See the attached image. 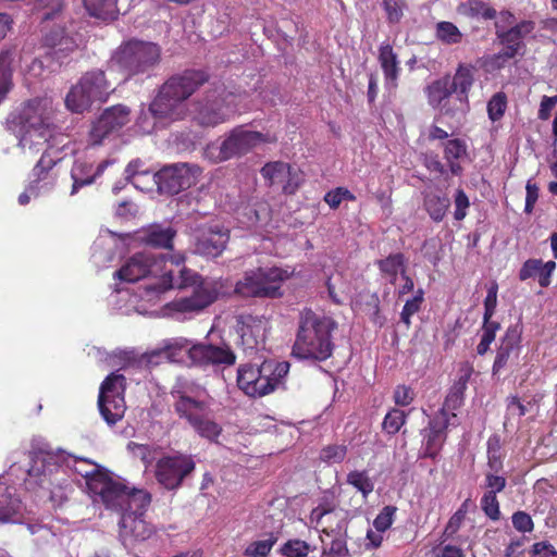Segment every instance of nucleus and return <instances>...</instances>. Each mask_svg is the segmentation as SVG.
<instances>
[{
    "label": "nucleus",
    "instance_id": "35",
    "mask_svg": "<svg viewBox=\"0 0 557 557\" xmlns=\"http://www.w3.org/2000/svg\"><path fill=\"white\" fill-rule=\"evenodd\" d=\"M379 62L384 73L386 86L388 88H395L397 86L400 67L397 54L389 44L383 42L380 46Z\"/></svg>",
    "mask_w": 557,
    "mask_h": 557
},
{
    "label": "nucleus",
    "instance_id": "30",
    "mask_svg": "<svg viewBox=\"0 0 557 557\" xmlns=\"http://www.w3.org/2000/svg\"><path fill=\"white\" fill-rule=\"evenodd\" d=\"M242 326L239 329L243 344L247 348H257L263 344L267 331V321L260 317L243 315Z\"/></svg>",
    "mask_w": 557,
    "mask_h": 557
},
{
    "label": "nucleus",
    "instance_id": "8",
    "mask_svg": "<svg viewBox=\"0 0 557 557\" xmlns=\"http://www.w3.org/2000/svg\"><path fill=\"white\" fill-rule=\"evenodd\" d=\"M72 467L75 472L85 478L88 494L94 503L112 506L116 500L127 499V496L121 493L124 483L111 478L99 465L86 458L74 457Z\"/></svg>",
    "mask_w": 557,
    "mask_h": 557
},
{
    "label": "nucleus",
    "instance_id": "17",
    "mask_svg": "<svg viewBox=\"0 0 557 557\" xmlns=\"http://www.w3.org/2000/svg\"><path fill=\"white\" fill-rule=\"evenodd\" d=\"M60 459L61 456L49 450L46 445L34 449L30 453V466L27 469L26 483L30 485L34 482L41 487H48L52 484L53 475L61 472Z\"/></svg>",
    "mask_w": 557,
    "mask_h": 557
},
{
    "label": "nucleus",
    "instance_id": "47",
    "mask_svg": "<svg viewBox=\"0 0 557 557\" xmlns=\"http://www.w3.org/2000/svg\"><path fill=\"white\" fill-rule=\"evenodd\" d=\"M436 37L446 45H455L461 41L462 34L455 24L443 21L436 24Z\"/></svg>",
    "mask_w": 557,
    "mask_h": 557
},
{
    "label": "nucleus",
    "instance_id": "49",
    "mask_svg": "<svg viewBox=\"0 0 557 557\" xmlns=\"http://www.w3.org/2000/svg\"><path fill=\"white\" fill-rule=\"evenodd\" d=\"M347 455V446L343 444H330L324 446L319 455L322 462L327 465L341 463Z\"/></svg>",
    "mask_w": 557,
    "mask_h": 557
},
{
    "label": "nucleus",
    "instance_id": "22",
    "mask_svg": "<svg viewBox=\"0 0 557 557\" xmlns=\"http://www.w3.org/2000/svg\"><path fill=\"white\" fill-rule=\"evenodd\" d=\"M114 163V159H104L97 164L86 159H77L71 169L73 181L71 196L76 195L82 187L96 183L104 171Z\"/></svg>",
    "mask_w": 557,
    "mask_h": 557
},
{
    "label": "nucleus",
    "instance_id": "54",
    "mask_svg": "<svg viewBox=\"0 0 557 557\" xmlns=\"http://www.w3.org/2000/svg\"><path fill=\"white\" fill-rule=\"evenodd\" d=\"M104 238H99L94 243L91 258L96 265L104 267L113 260L114 253L111 249H106Z\"/></svg>",
    "mask_w": 557,
    "mask_h": 557
},
{
    "label": "nucleus",
    "instance_id": "43",
    "mask_svg": "<svg viewBox=\"0 0 557 557\" xmlns=\"http://www.w3.org/2000/svg\"><path fill=\"white\" fill-rule=\"evenodd\" d=\"M261 175L270 185H283L289 175V164L282 161L268 162L262 166Z\"/></svg>",
    "mask_w": 557,
    "mask_h": 557
},
{
    "label": "nucleus",
    "instance_id": "52",
    "mask_svg": "<svg viewBox=\"0 0 557 557\" xmlns=\"http://www.w3.org/2000/svg\"><path fill=\"white\" fill-rule=\"evenodd\" d=\"M507 109V96L503 91H498L492 96L487 102V114L491 121H499Z\"/></svg>",
    "mask_w": 557,
    "mask_h": 557
},
{
    "label": "nucleus",
    "instance_id": "15",
    "mask_svg": "<svg viewBox=\"0 0 557 557\" xmlns=\"http://www.w3.org/2000/svg\"><path fill=\"white\" fill-rule=\"evenodd\" d=\"M125 377L113 372L106 377L99 389L98 407L101 417L109 425H114L125 413Z\"/></svg>",
    "mask_w": 557,
    "mask_h": 557
},
{
    "label": "nucleus",
    "instance_id": "11",
    "mask_svg": "<svg viewBox=\"0 0 557 557\" xmlns=\"http://www.w3.org/2000/svg\"><path fill=\"white\" fill-rule=\"evenodd\" d=\"M286 269L258 268L246 271L235 285V293L240 297L276 298L282 296L281 286L289 278Z\"/></svg>",
    "mask_w": 557,
    "mask_h": 557
},
{
    "label": "nucleus",
    "instance_id": "64",
    "mask_svg": "<svg viewBox=\"0 0 557 557\" xmlns=\"http://www.w3.org/2000/svg\"><path fill=\"white\" fill-rule=\"evenodd\" d=\"M511 521L513 528L521 533L531 532L534 528L531 516L524 511L515 512L511 517Z\"/></svg>",
    "mask_w": 557,
    "mask_h": 557
},
{
    "label": "nucleus",
    "instance_id": "26",
    "mask_svg": "<svg viewBox=\"0 0 557 557\" xmlns=\"http://www.w3.org/2000/svg\"><path fill=\"white\" fill-rule=\"evenodd\" d=\"M323 518H326L327 520H336L335 528L330 525L323 530L327 535L335 536L332 540L330 547L326 548L329 554H333L335 557H345L348 554L345 540L348 523L346 513L343 511L322 510L319 512V519L322 520Z\"/></svg>",
    "mask_w": 557,
    "mask_h": 557
},
{
    "label": "nucleus",
    "instance_id": "32",
    "mask_svg": "<svg viewBox=\"0 0 557 557\" xmlns=\"http://www.w3.org/2000/svg\"><path fill=\"white\" fill-rule=\"evenodd\" d=\"M454 94L450 84V77L446 76L434 81L426 87V96L429 104L440 110L443 114H449L450 109L447 108V101Z\"/></svg>",
    "mask_w": 557,
    "mask_h": 557
},
{
    "label": "nucleus",
    "instance_id": "16",
    "mask_svg": "<svg viewBox=\"0 0 557 557\" xmlns=\"http://www.w3.org/2000/svg\"><path fill=\"white\" fill-rule=\"evenodd\" d=\"M200 173L197 164L177 163L164 166L154 177L161 193L175 195L193 186Z\"/></svg>",
    "mask_w": 557,
    "mask_h": 557
},
{
    "label": "nucleus",
    "instance_id": "23",
    "mask_svg": "<svg viewBox=\"0 0 557 557\" xmlns=\"http://www.w3.org/2000/svg\"><path fill=\"white\" fill-rule=\"evenodd\" d=\"M190 361L195 366L214 364L232 366L236 361L235 354L225 345L194 344L190 349Z\"/></svg>",
    "mask_w": 557,
    "mask_h": 557
},
{
    "label": "nucleus",
    "instance_id": "18",
    "mask_svg": "<svg viewBox=\"0 0 557 557\" xmlns=\"http://www.w3.org/2000/svg\"><path fill=\"white\" fill-rule=\"evenodd\" d=\"M129 109L123 104L106 109L90 129V144L100 145L108 135L120 131L129 122Z\"/></svg>",
    "mask_w": 557,
    "mask_h": 557
},
{
    "label": "nucleus",
    "instance_id": "31",
    "mask_svg": "<svg viewBox=\"0 0 557 557\" xmlns=\"http://www.w3.org/2000/svg\"><path fill=\"white\" fill-rule=\"evenodd\" d=\"M472 373L473 368L469 362H463L460 364L458 370V377L449 389L448 395L446 396L443 409L456 410L462 405L465 392Z\"/></svg>",
    "mask_w": 557,
    "mask_h": 557
},
{
    "label": "nucleus",
    "instance_id": "9",
    "mask_svg": "<svg viewBox=\"0 0 557 557\" xmlns=\"http://www.w3.org/2000/svg\"><path fill=\"white\" fill-rule=\"evenodd\" d=\"M114 90L102 70L96 69L82 75L65 97V107L73 113L88 111L95 102L107 101Z\"/></svg>",
    "mask_w": 557,
    "mask_h": 557
},
{
    "label": "nucleus",
    "instance_id": "42",
    "mask_svg": "<svg viewBox=\"0 0 557 557\" xmlns=\"http://www.w3.org/2000/svg\"><path fill=\"white\" fill-rule=\"evenodd\" d=\"M533 30L532 22H521L510 29L498 33V37L502 44H508L516 46L520 49L523 48V38L525 35L530 34Z\"/></svg>",
    "mask_w": 557,
    "mask_h": 557
},
{
    "label": "nucleus",
    "instance_id": "59",
    "mask_svg": "<svg viewBox=\"0 0 557 557\" xmlns=\"http://www.w3.org/2000/svg\"><path fill=\"white\" fill-rule=\"evenodd\" d=\"M487 457L491 470L498 472L503 467V462L500 458L499 441L496 436L490 437L487 441Z\"/></svg>",
    "mask_w": 557,
    "mask_h": 557
},
{
    "label": "nucleus",
    "instance_id": "44",
    "mask_svg": "<svg viewBox=\"0 0 557 557\" xmlns=\"http://www.w3.org/2000/svg\"><path fill=\"white\" fill-rule=\"evenodd\" d=\"M467 153V147L460 139L448 140L445 145V158L449 163V168L453 174H460L461 166L455 162L461 159Z\"/></svg>",
    "mask_w": 557,
    "mask_h": 557
},
{
    "label": "nucleus",
    "instance_id": "46",
    "mask_svg": "<svg viewBox=\"0 0 557 557\" xmlns=\"http://www.w3.org/2000/svg\"><path fill=\"white\" fill-rule=\"evenodd\" d=\"M347 483L354 486L360 492L363 498H367L369 494L373 492L374 484L368 475L367 471H350L347 474Z\"/></svg>",
    "mask_w": 557,
    "mask_h": 557
},
{
    "label": "nucleus",
    "instance_id": "60",
    "mask_svg": "<svg viewBox=\"0 0 557 557\" xmlns=\"http://www.w3.org/2000/svg\"><path fill=\"white\" fill-rule=\"evenodd\" d=\"M481 508L490 519H499L500 510L496 495H493L492 493H485L481 499Z\"/></svg>",
    "mask_w": 557,
    "mask_h": 557
},
{
    "label": "nucleus",
    "instance_id": "19",
    "mask_svg": "<svg viewBox=\"0 0 557 557\" xmlns=\"http://www.w3.org/2000/svg\"><path fill=\"white\" fill-rule=\"evenodd\" d=\"M172 84H163L156 98L149 104L152 117L169 124L183 120L187 115V104L170 95Z\"/></svg>",
    "mask_w": 557,
    "mask_h": 557
},
{
    "label": "nucleus",
    "instance_id": "27",
    "mask_svg": "<svg viewBox=\"0 0 557 557\" xmlns=\"http://www.w3.org/2000/svg\"><path fill=\"white\" fill-rule=\"evenodd\" d=\"M207 81L205 73L200 71H185L182 74L171 76L164 84H172L170 95L180 102L186 100Z\"/></svg>",
    "mask_w": 557,
    "mask_h": 557
},
{
    "label": "nucleus",
    "instance_id": "34",
    "mask_svg": "<svg viewBox=\"0 0 557 557\" xmlns=\"http://www.w3.org/2000/svg\"><path fill=\"white\" fill-rule=\"evenodd\" d=\"M22 502L15 496V490L0 480V523L15 522V516L22 512Z\"/></svg>",
    "mask_w": 557,
    "mask_h": 557
},
{
    "label": "nucleus",
    "instance_id": "25",
    "mask_svg": "<svg viewBox=\"0 0 557 557\" xmlns=\"http://www.w3.org/2000/svg\"><path fill=\"white\" fill-rule=\"evenodd\" d=\"M521 331L515 325L507 329L492 367L493 376L498 375L509 363L510 360L518 358L520 354Z\"/></svg>",
    "mask_w": 557,
    "mask_h": 557
},
{
    "label": "nucleus",
    "instance_id": "24",
    "mask_svg": "<svg viewBox=\"0 0 557 557\" xmlns=\"http://www.w3.org/2000/svg\"><path fill=\"white\" fill-rule=\"evenodd\" d=\"M228 239L227 228L219 224L210 225L197 236L195 252L208 258H216L225 249Z\"/></svg>",
    "mask_w": 557,
    "mask_h": 557
},
{
    "label": "nucleus",
    "instance_id": "12",
    "mask_svg": "<svg viewBox=\"0 0 557 557\" xmlns=\"http://www.w3.org/2000/svg\"><path fill=\"white\" fill-rule=\"evenodd\" d=\"M237 96L218 87L195 104L194 119L202 126H216L236 112Z\"/></svg>",
    "mask_w": 557,
    "mask_h": 557
},
{
    "label": "nucleus",
    "instance_id": "10",
    "mask_svg": "<svg viewBox=\"0 0 557 557\" xmlns=\"http://www.w3.org/2000/svg\"><path fill=\"white\" fill-rule=\"evenodd\" d=\"M161 53L162 49L158 44L133 38L116 49L112 61L129 76L149 74L159 65Z\"/></svg>",
    "mask_w": 557,
    "mask_h": 557
},
{
    "label": "nucleus",
    "instance_id": "5",
    "mask_svg": "<svg viewBox=\"0 0 557 557\" xmlns=\"http://www.w3.org/2000/svg\"><path fill=\"white\" fill-rule=\"evenodd\" d=\"M121 493L125 494L127 499L116 500L115 505L104 507L121 513L119 536L124 547L129 549L137 542L149 539L153 533L152 527L144 519L151 496L143 490L129 491L125 484Z\"/></svg>",
    "mask_w": 557,
    "mask_h": 557
},
{
    "label": "nucleus",
    "instance_id": "61",
    "mask_svg": "<svg viewBox=\"0 0 557 557\" xmlns=\"http://www.w3.org/2000/svg\"><path fill=\"white\" fill-rule=\"evenodd\" d=\"M355 195L347 188L338 187L334 190L326 193L324 200L331 208H337L343 200L354 201Z\"/></svg>",
    "mask_w": 557,
    "mask_h": 557
},
{
    "label": "nucleus",
    "instance_id": "20",
    "mask_svg": "<svg viewBox=\"0 0 557 557\" xmlns=\"http://www.w3.org/2000/svg\"><path fill=\"white\" fill-rule=\"evenodd\" d=\"M57 151H45L32 171L30 191L34 197L50 193L57 182L54 166L61 161Z\"/></svg>",
    "mask_w": 557,
    "mask_h": 557
},
{
    "label": "nucleus",
    "instance_id": "36",
    "mask_svg": "<svg viewBox=\"0 0 557 557\" xmlns=\"http://www.w3.org/2000/svg\"><path fill=\"white\" fill-rule=\"evenodd\" d=\"M556 268L555 261H547L543 263L537 259H530L522 265L519 277L521 281H525L531 277H537L539 284L542 287H546L550 283V275Z\"/></svg>",
    "mask_w": 557,
    "mask_h": 557
},
{
    "label": "nucleus",
    "instance_id": "58",
    "mask_svg": "<svg viewBox=\"0 0 557 557\" xmlns=\"http://www.w3.org/2000/svg\"><path fill=\"white\" fill-rule=\"evenodd\" d=\"M396 513V507L385 506L379 512L373 521V527L377 532H385L391 528L394 522V516Z\"/></svg>",
    "mask_w": 557,
    "mask_h": 557
},
{
    "label": "nucleus",
    "instance_id": "57",
    "mask_svg": "<svg viewBox=\"0 0 557 557\" xmlns=\"http://www.w3.org/2000/svg\"><path fill=\"white\" fill-rule=\"evenodd\" d=\"M469 506H470V499L468 498L461 504L459 509L450 517V519L445 528V531H444V534L446 536H453L459 530V528L468 512Z\"/></svg>",
    "mask_w": 557,
    "mask_h": 557
},
{
    "label": "nucleus",
    "instance_id": "28",
    "mask_svg": "<svg viewBox=\"0 0 557 557\" xmlns=\"http://www.w3.org/2000/svg\"><path fill=\"white\" fill-rule=\"evenodd\" d=\"M176 230L170 225L150 224L136 233V239L153 248L172 249Z\"/></svg>",
    "mask_w": 557,
    "mask_h": 557
},
{
    "label": "nucleus",
    "instance_id": "21",
    "mask_svg": "<svg viewBox=\"0 0 557 557\" xmlns=\"http://www.w3.org/2000/svg\"><path fill=\"white\" fill-rule=\"evenodd\" d=\"M449 424L448 413L442 409L430 419L428 426L422 431L423 457L434 459L446 441V431Z\"/></svg>",
    "mask_w": 557,
    "mask_h": 557
},
{
    "label": "nucleus",
    "instance_id": "7",
    "mask_svg": "<svg viewBox=\"0 0 557 557\" xmlns=\"http://www.w3.org/2000/svg\"><path fill=\"white\" fill-rule=\"evenodd\" d=\"M276 140L274 135L237 126L227 133L221 141L208 144L202 151V157L209 162L218 164L240 158L262 143H275Z\"/></svg>",
    "mask_w": 557,
    "mask_h": 557
},
{
    "label": "nucleus",
    "instance_id": "62",
    "mask_svg": "<svg viewBox=\"0 0 557 557\" xmlns=\"http://www.w3.org/2000/svg\"><path fill=\"white\" fill-rule=\"evenodd\" d=\"M497 292H498L497 284L492 283L487 289V294L484 299L483 320L492 321V317L494 315L496 307H497Z\"/></svg>",
    "mask_w": 557,
    "mask_h": 557
},
{
    "label": "nucleus",
    "instance_id": "55",
    "mask_svg": "<svg viewBox=\"0 0 557 557\" xmlns=\"http://www.w3.org/2000/svg\"><path fill=\"white\" fill-rule=\"evenodd\" d=\"M127 449L135 458L140 459L146 468L156 459V449L149 445L131 442L127 445Z\"/></svg>",
    "mask_w": 557,
    "mask_h": 557
},
{
    "label": "nucleus",
    "instance_id": "39",
    "mask_svg": "<svg viewBox=\"0 0 557 557\" xmlns=\"http://www.w3.org/2000/svg\"><path fill=\"white\" fill-rule=\"evenodd\" d=\"M406 262L407 260L404 253L396 252L391 253L384 259L376 260L375 264L377 265L382 276L387 278L388 282L394 285L397 281L398 274H405Z\"/></svg>",
    "mask_w": 557,
    "mask_h": 557
},
{
    "label": "nucleus",
    "instance_id": "38",
    "mask_svg": "<svg viewBox=\"0 0 557 557\" xmlns=\"http://www.w3.org/2000/svg\"><path fill=\"white\" fill-rule=\"evenodd\" d=\"M473 82V69L463 64L458 66L455 75L450 78L451 89L462 107H467L468 104V94Z\"/></svg>",
    "mask_w": 557,
    "mask_h": 557
},
{
    "label": "nucleus",
    "instance_id": "41",
    "mask_svg": "<svg viewBox=\"0 0 557 557\" xmlns=\"http://www.w3.org/2000/svg\"><path fill=\"white\" fill-rule=\"evenodd\" d=\"M14 52L4 50L0 53V103L5 99L8 92L12 88V62Z\"/></svg>",
    "mask_w": 557,
    "mask_h": 557
},
{
    "label": "nucleus",
    "instance_id": "4",
    "mask_svg": "<svg viewBox=\"0 0 557 557\" xmlns=\"http://www.w3.org/2000/svg\"><path fill=\"white\" fill-rule=\"evenodd\" d=\"M337 323L330 317L310 309L300 312L296 341L292 354L298 359L324 361L332 356L334 344L332 332Z\"/></svg>",
    "mask_w": 557,
    "mask_h": 557
},
{
    "label": "nucleus",
    "instance_id": "56",
    "mask_svg": "<svg viewBox=\"0 0 557 557\" xmlns=\"http://www.w3.org/2000/svg\"><path fill=\"white\" fill-rule=\"evenodd\" d=\"M276 539L271 536L267 540H259L250 543L245 549L246 557H265L275 544Z\"/></svg>",
    "mask_w": 557,
    "mask_h": 557
},
{
    "label": "nucleus",
    "instance_id": "1",
    "mask_svg": "<svg viewBox=\"0 0 557 557\" xmlns=\"http://www.w3.org/2000/svg\"><path fill=\"white\" fill-rule=\"evenodd\" d=\"M180 268L185 262L184 255L176 253L172 256L156 255L152 252H138L132 256L114 277L134 283L144 278H152V283L145 285V295L143 297L152 300L154 296L166 292L170 288H184L196 284L198 275L186 269H178V276L174 277V270L168 269L166 263Z\"/></svg>",
    "mask_w": 557,
    "mask_h": 557
},
{
    "label": "nucleus",
    "instance_id": "6",
    "mask_svg": "<svg viewBox=\"0 0 557 557\" xmlns=\"http://www.w3.org/2000/svg\"><path fill=\"white\" fill-rule=\"evenodd\" d=\"M289 362L264 360L260 366L242 364L237 385L249 397L259 398L274 392L289 372Z\"/></svg>",
    "mask_w": 557,
    "mask_h": 557
},
{
    "label": "nucleus",
    "instance_id": "2",
    "mask_svg": "<svg viewBox=\"0 0 557 557\" xmlns=\"http://www.w3.org/2000/svg\"><path fill=\"white\" fill-rule=\"evenodd\" d=\"M14 129L18 146L24 153L36 154L39 151H54L61 143L62 134L58 133L52 123L51 102L47 99L30 100L17 117Z\"/></svg>",
    "mask_w": 557,
    "mask_h": 557
},
{
    "label": "nucleus",
    "instance_id": "40",
    "mask_svg": "<svg viewBox=\"0 0 557 557\" xmlns=\"http://www.w3.org/2000/svg\"><path fill=\"white\" fill-rule=\"evenodd\" d=\"M89 15L107 21H113L119 15L117 0H83Z\"/></svg>",
    "mask_w": 557,
    "mask_h": 557
},
{
    "label": "nucleus",
    "instance_id": "14",
    "mask_svg": "<svg viewBox=\"0 0 557 557\" xmlns=\"http://www.w3.org/2000/svg\"><path fill=\"white\" fill-rule=\"evenodd\" d=\"M222 284L216 280H202L191 295L180 297L168 304L172 317L181 320L190 319L216 300Z\"/></svg>",
    "mask_w": 557,
    "mask_h": 557
},
{
    "label": "nucleus",
    "instance_id": "3",
    "mask_svg": "<svg viewBox=\"0 0 557 557\" xmlns=\"http://www.w3.org/2000/svg\"><path fill=\"white\" fill-rule=\"evenodd\" d=\"M171 396L174 411L181 419L186 420L200 437L216 441L222 428L210 417V403L205 387L193 380L178 377Z\"/></svg>",
    "mask_w": 557,
    "mask_h": 557
},
{
    "label": "nucleus",
    "instance_id": "37",
    "mask_svg": "<svg viewBox=\"0 0 557 557\" xmlns=\"http://www.w3.org/2000/svg\"><path fill=\"white\" fill-rule=\"evenodd\" d=\"M194 344L185 337H175L165 339L152 355L165 358L171 362H177L183 359L185 354L190 358V349Z\"/></svg>",
    "mask_w": 557,
    "mask_h": 557
},
{
    "label": "nucleus",
    "instance_id": "53",
    "mask_svg": "<svg viewBox=\"0 0 557 557\" xmlns=\"http://www.w3.org/2000/svg\"><path fill=\"white\" fill-rule=\"evenodd\" d=\"M382 5L389 24L399 23L404 16L405 9L407 8L405 0H382Z\"/></svg>",
    "mask_w": 557,
    "mask_h": 557
},
{
    "label": "nucleus",
    "instance_id": "51",
    "mask_svg": "<svg viewBox=\"0 0 557 557\" xmlns=\"http://www.w3.org/2000/svg\"><path fill=\"white\" fill-rule=\"evenodd\" d=\"M423 299L424 292L422 288H419L412 298L406 300L405 306L400 312V320L406 324L407 327H409L411 324V317L420 310Z\"/></svg>",
    "mask_w": 557,
    "mask_h": 557
},
{
    "label": "nucleus",
    "instance_id": "29",
    "mask_svg": "<svg viewBox=\"0 0 557 557\" xmlns=\"http://www.w3.org/2000/svg\"><path fill=\"white\" fill-rule=\"evenodd\" d=\"M45 45L52 49L53 57L60 62L67 57L71 52L78 48V42L75 37L65 33L62 27L51 29L45 36Z\"/></svg>",
    "mask_w": 557,
    "mask_h": 557
},
{
    "label": "nucleus",
    "instance_id": "33",
    "mask_svg": "<svg viewBox=\"0 0 557 557\" xmlns=\"http://www.w3.org/2000/svg\"><path fill=\"white\" fill-rule=\"evenodd\" d=\"M423 207L430 218L435 222H441L450 206L449 198L440 189L426 187L422 190Z\"/></svg>",
    "mask_w": 557,
    "mask_h": 557
},
{
    "label": "nucleus",
    "instance_id": "50",
    "mask_svg": "<svg viewBox=\"0 0 557 557\" xmlns=\"http://www.w3.org/2000/svg\"><path fill=\"white\" fill-rule=\"evenodd\" d=\"M406 419L407 414L405 413V411L397 408H393L384 417L382 423L383 430L386 433L394 435L397 432H399L401 426L406 423Z\"/></svg>",
    "mask_w": 557,
    "mask_h": 557
},
{
    "label": "nucleus",
    "instance_id": "13",
    "mask_svg": "<svg viewBox=\"0 0 557 557\" xmlns=\"http://www.w3.org/2000/svg\"><path fill=\"white\" fill-rule=\"evenodd\" d=\"M196 469L194 456L174 450L157 459L153 474L157 483L168 491L180 488Z\"/></svg>",
    "mask_w": 557,
    "mask_h": 557
},
{
    "label": "nucleus",
    "instance_id": "48",
    "mask_svg": "<svg viewBox=\"0 0 557 557\" xmlns=\"http://www.w3.org/2000/svg\"><path fill=\"white\" fill-rule=\"evenodd\" d=\"M500 325L496 321L483 320L482 335L480 343L476 346V352L484 355L488 351L491 344L495 341L496 332Z\"/></svg>",
    "mask_w": 557,
    "mask_h": 557
},
{
    "label": "nucleus",
    "instance_id": "45",
    "mask_svg": "<svg viewBox=\"0 0 557 557\" xmlns=\"http://www.w3.org/2000/svg\"><path fill=\"white\" fill-rule=\"evenodd\" d=\"M314 549L315 547L306 541L292 539L281 546L280 553L283 557H307Z\"/></svg>",
    "mask_w": 557,
    "mask_h": 557
},
{
    "label": "nucleus",
    "instance_id": "63",
    "mask_svg": "<svg viewBox=\"0 0 557 557\" xmlns=\"http://www.w3.org/2000/svg\"><path fill=\"white\" fill-rule=\"evenodd\" d=\"M455 212L454 218L461 221L467 215V210L470 207V201L463 189H457L454 197Z\"/></svg>",
    "mask_w": 557,
    "mask_h": 557
}]
</instances>
